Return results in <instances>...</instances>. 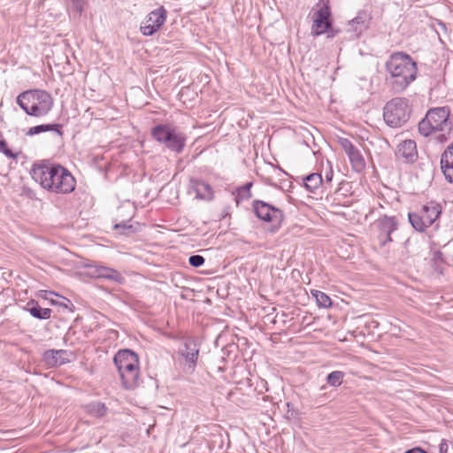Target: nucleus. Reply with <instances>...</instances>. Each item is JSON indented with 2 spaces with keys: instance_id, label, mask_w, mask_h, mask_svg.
<instances>
[{
  "instance_id": "f257e3e1",
  "label": "nucleus",
  "mask_w": 453,
  "mask_h": 453,
  "mask_svg": "<svg viewBox=\"0 0 453 453\" xmlns=\"http://www.w3.org/2000/svg\"><path fill=\"white\" fill-rule=\"evenodd\" d=\"M32 178L43 188L57 194H69L76 186L75 178L64 166L49 163L35 164Z\"/></svg>"
},
{
  "instance_id": "f03ea898",
  "label": "nucleus",
  "mask_w": 453,
  "mask_h": 453,
  "mask_svg": "<svg viewBox=\"0 0 453 453\" xmlns=\"http://www.w3.org/2000/svg\"><path fill=\"white\" fill-rule=\"evenodd\" d=\"M386 81L395 93H402L417 78V63L403 51L392 53L385 63Z\"/></svg>"
},
{
  "instance_id": "7ed1b4c3",
  "label": "nucleus",
  "mask_w": 453,
  "mask_h": 453,
  "mask_svg": "<svg viewBox=\"0 0 453 453\" xmlns=\"http://www.w3.org/2000/svg\"><path fill=\"white\" fill-rule=\"evenodd\" d=\"M448 107H435L427 111L426 116L418 123V132L424 137L434 135L438 142L452 139L450 136L452 122L449 119Z\"/></svg>"
},
{
  "instance_id": "20e7f679",
  "label": "nucleus",
  "mask_w": 453,
  "mask_h": 453,
  "mask_svg": "<svg viewBox=\"0 0 453 453\" xmlns=\"http://www.w3.org/2000/svg\"><path fill=\"white\" fill-rule=\"evenodd\" d=\"M16 102L27 115L34 117L47 115L54 104L52 96L42 89L24 91L17 96Z\"/></svg>"
},
{
  "instance_id": "39448f33",
  "label": "nucleus",
  "mask_w": 453,
  "mask_h": 453,
  "mask_svg": "<svg viewBox=\"0 0 453 453\" xmlns=\"http://www.w3.org/2000/svg\"><path fill=\"white\" fill-rule=\"evenodd\" d=\"M113 362L121 378L122 385L126 389H134L138 385L140 376L138 355L131 349L119 350Z\"/></svg>"
},
{
  "instance_id": "423d86ee",
  "label": "nucleus",
  "mask_w": 453,
  "mask_h": 453,
  "mask_svg": "<svg viewBox=\"0 0 453 453\" xmlns=\"http://www.w3.org/2000/svg\"><path fill=\"white\" fill-rule=\"evenodd\" d=\"M411 111L408 99L395 97L384 106L383 119L388 126L398 127L408 121Z\"/></svg>"
},
{
  "instance_id": "0eeeda50",
  "label": "nucleus",
  "mask_w": 453,
  "mask_h": 453,
  "mask_svg": "<svg viewBox=\"0 0 453 453\" xmlns=\"http://www.w3.org/2000/svg\"><path fill=\"white\" fill-rule=\"evenodd\" d=\"M441 212V206L438 203H430L423 205L418 211L409 212L408 218L415 230L424 232L434 223Z\"/></svg>"
},
{
  "instance_id": "6e6552de",
  "label": "nucleus",
  "mask_w": 453,
  "mask_h": 453,
  "mask_svg": "<svg viewBox=\"0 0 453 453\" xmlns=\"http://www.w3.org/2000/svg\"><path fill=\"white\" fill-rule=\"evenodd\" d=\"M252 209L259 219L273 224L272 232L280 229L285 218L281 209L258 199L253 201Z\"/></svg>"
},
{
  "instance_id": "1a4fd4ad",
  "label": "nucleus",
  "mask_w": 453,
  "mask_h": 453,
  "mask_svg": "<svg viewBox=\"0 0 453 453\" xmlns=\"http://www.w3.org/2000/svg\"><path fill=\"white\" fill-rule=\"evenodd\" d=\"M150 134L156 142H185L187 139L181 129L171 121L156 124Z\"/></svg>"
},
{
  "instance_id": "9d476101",
  "label": "nucleus",
  "mask_w": 453,
  "mask_h": 453,
  "mask_svg": "<svg viewBox=\"0 0 453 453\" xmlns=\"http://www.w3.org/2000/svg\"><path fill=\"white\" fill-rule=\"evenodd\" d=\"M318 5H320V7L314 13L315 18L311 31L312 36L326 34V32L331 28L332 24L329 0H320Z\"/></svg>"
},
{
  "instance_id": "9b49d317",
  "label": "nucleus",
  "mask_w": 453,
  "mask_h": 453,
  "mask_svg": "<svg viewBox=\"0 0 453 453\" xmlns=\"http://www.w3.org/2000/svg\"><path fill=\"white\" fill-rule=\"evenodd\" d=\"M166 15L167 11L164 6L150 12L146 17L145 21L141 24L140 31L142 34L146 36L154 35L164 25Z\"/></svg>"
},
{
  "instance_id": "f8f14e48",
  "label": "nucleus",
  "mask_w": 453,
  "mask_h": 453,
  "mask_svg": "<svg viewBox=\"0 0 453 453\" xmlns=\"http://www.w3.org/2000/svg\"><path fill=\"white\" fill-rule=\"evenodd\" d=\"M376 227L380 244L385 246L393 241L391 234L397 229L398 221L395 216L384 215L376 221Z\"/></svg>"
},
{
  "instance_id": "ddd939ff",
  "label": "nucleus",
  "mask_w": 453,
  "mask_h": 453,
  "mask_svg": "<svg viewBox=\"0 0 453 453\" xmlns=\"http://www.w3.org/2000/svg\"><path fill=\"white\" fill-rule=\"evenodd\" d=\"M178 354L185 359V371L193 372L197 363L199 347L194 339H187L183 348L180 349Z\"/></svg>"
},
{
  "instance_id": "4468645a",
  "label": "nucleus",
  "mask_w": 453,
  "mask_h": 453,
  "mask_svg": "<svg viewBox=\"0 0 453 453\" xmlns=\"http://www.w3.org/2000/svg\"><path fill=\"white\" fill-rule=\"evenodd\" d=\"M346 154L349 157L352 169L355 172L360 173L365 168V160L362 153L365 150L363 143H358V146L353 143H342Z\"/></svg>"
},
{
  "instance_id": "2eb2a0df",
  "label": "nucleus",
  "mask_w": 453,
  "mask_h": 453,
  "mask_svg": "<svg viewBox=\"0 0 453 453\" xmlns=\"http://www.w3.org/2000/svg\"><path fill=\"white\" fill-rule=\"evenodd\" d=\"M71 355L66 349H48L42 354V362L49 368L58 367L69 363Z\"/></svg>"
},
{
  "instance_id": "dca6fc26",
  "label": "nucleus",
  "mask_w": 453,
  "mask_h": 453,
  "mask_svg": "<svg viewBox=\"0 0 453 453\" xmlns=\"http://www.w3.org/2000/svg\"><path fill=\"white\" fill-rule=\"evenodd\" d=\"M417 143H398L395 155L397 161L403 164H413L417 161L418 155Z\"/></svg>"
},
{
  "instance_id": "f3484780",
  "label": "nucleus",
  "mask_w": 453,
  "mask_h": 453,
  "mask_svg": "<svg viewBox=\"0 0 453 453\" xmlns=\"http://www.w3.org/2000/svg\"><path fill=\"white\" fill-rule=\"evenodd\" d=\"M88 267L94 269L92 273L97 278L109 280L119 284H122L125 280V278L121 275V273L113 268L106 267L104 265H88Z\"/></svg>"
},
{
  "instance_id": "a211bd4d",
  "label": "nucleus",
  "mask_w": 453,
  "mask_h": 453,
  "mask_svg": "<svg viewBox=\"0 0 453 453\" xmlns=\"http://www.w3.org/2000/svg\"><path fill=\"white\" fill-rule=\"evenodd\" d=\"M441 169L445 179L453 183V143L441 156Z\"/></svg>"
},
{
  "instance_id": "6ab92c4d",
  "label": "nucleus",
  "mask_w": 453,
  "mask_h": 453,
  "mask_svg": "<svg viewBox=\"0 0 453 453\" xmlns=\"http://www.w3.org/2000/svg\"><path fill=\"white\" fill-rule=\"evenodd\" d=\"M190 187L196 193L198 199L211 200L213 198V190L210 184L201 180H191Z\"/></svg>"
},
{
  "instance_id": "aec40b11",
  "label": "nucleus",
  "mask_w": 453,
  "mask_h": 453,
  "mask_svg": "<svg viewBox=\"0 0 453 453\" xmlns=\"http://www.w3.org/2000/svg\"><path fill=\"white\" fill-rule=\"evenodd\" d=\"M23 309L37 319H48L52 312L51 309L41 307L35 299H30Z\"/></svg>"
},
{
  "instance_id": "412c9836",
  "label": "nucleus",
  "mask_w": 453,
  "mask_h": 453,
  "mask_svg": "<svg viewBox=\"0 0 453 453\" xmlns=\"http://www.w3.org/2000/svg\"><path fill=\"white\" fill-rule=\"evenodd\" d=\"M62 129H63V126L61 124H58V123H54V124H42V125H38V126H35L33 127H30L27 131V135H34V134H40V133H42V132H48V131H50V132H53L54 134H55V138L56 139H59L62 137Z\"/></svg>"
},
{
  "instance_id": "4be33fe9",
  "label": "nucleus",
  "mask_w": 453,
  "mask_h": 453,
  "mask_svg": "<svg viewBox=\"0 0 453 453\" xmlns=\"http://www.w3.org/2000/svg\"><path fill=\"white\" fill-rule=\"evenodd\" d=\"M124 211V206H120L118 208V218L115 219V221H117L118 219L122 216ZM132 217V215H129L127 219H122L119 222H115L113 229L118 231L120 234L128 235L130 234H134L135 232V229L134 226L130 224Z\"/></svg>"
},
{
  "instance_id": "5701e85b",
  "label": "nucleus",
  "mask_w": 453,
  "mask_h": 453,
  "mask_svg": "<svg viewBox=\"0 0 453 453\" xmlns=\"http://www.w3.org/2000/svg\"><path fill=\"white\" fill-rule=\"evenodd\" d=\"M370 17L365 12H361L356 18L349 22L350 28L356 33H361L368 28L370 24Z\"/></svg>"
},
{
  "instance_id": "b1692460",
  "label": "nucleus",
  "mask_w": 453,
  "mask_h": 453,
  "mask_svg": "<svg viewBox=\"0 0 453 453\" xmlns=\"http://www.w3.org/2000/svg\"><path fill=\"white\" fill-rule=\"evenodd\" d=\"M303 185L307 190L314 193L324 183L320 173H313L303 178Z\"/></svg>"
},
{
  "instance_id": "393cba45",
  "label": "nucleus",
  "mask_w": 453,
  "mask_h": 453,
  "mask_svg": "<svg viewBox=\"0 0 453 453\" xmlns=\"http://www.w3.org/2000/svg\"><path fill=\"white\" fill-rule=\"evenodd\" d=\"M85 411L96 418H102L106 415L107 407L106 405L99 401L91 402L84 406Z\"/></svg>"
},
{
  "instance_id": "a878e982",
  "label": "nucleus",
  "mask_w": 453,
  "mask_h": 453,
  "mask_svg": "<svg viewBox=\"0 0 453 453\" xmlns=\"http://www.w3.org/2000/svg\"><path fill=\"white\" fill-rule=\"evenodd\" d=\"M252 187V182H247L243 186L238 188L236 189V196L235 201L237 203H241L243 200H248L251 197L250 188Z\"/></svg>"
},
{
  "instance_id": "bb28decb",
  "label": "nucleus",
  "mask_w": 453,
  "mask_h": 453,
  "mask_svg": "<svg viewBox=\"0 0 453 453\" xmlns=\"http://www.w3.org/2000/svg\"><path fill=\"white\" fill-rule=\"evenodd\" d=\"M345 373L342 371H334L326 377V382L332 387H339L342 385Z\"/></svg>"
},
{
  "instance_id": "cd10ccee",
  "label": "nucleus",
  "mask_w": 453,
  "mask_h": 453,
  "mask_svg": "<svg viewBox=\"0 0 453 453\" xmlns=\"http://www.w3.org/2000/svg\"><path fill=\"white\" fill-rule=\"evenodd\" d=\"M319 306L323 308H328L332 305L331 298L322 291L315 290L312 292Z\"/></svg>"
},
{
  "instance_id": "c85d7f7f",
  "label": "nucleus",
  "mask_w": 453,
  "mask_h": 453,
  "mask_svg": "<svg viewBox=\"0 0 453 453\" xmlns=\"http://www.w3.org/2000/svg\"><path fill=\"white\" fill-rule=\"evenodd\" d=\"M67 4L73 12L81 14L83 11L85 0H67Z\"/></svg>"
},
{
  "instance_id": "c756f323",
  "label": "nucleus",
  "mask_w": 453,
  "mask_h": 453,
  "mask_svg": "<svg viewBox=\"0 0 453 453\" xmlns=\"http://www.w3.org/2000/svg\"><path fill=\"white\" fill-rule=\"evenodd\" d=\"M205 262V259L201 255H192L188 258V263L193 267H200L202 266Z\"/></svg>"
},
{
  "instance_id": "7c9ffc66",
  "label": "nucleus",
  "mask_w": 453,
  "mask_h": 453,
  "mask_svg": "<svg viewBox=\"0 0 453 453\" xmlns=\"http://www.w3.org/2000/svg\"><path fill=\"white\" fill-rule=\"evenodd\" d=\"M8 143H0V152H3L9 158H16L19 152L12 151L8 146Z\"/></svg>"
},
{
  "instance_id": "2f4dec72",
  "label": "nucleus",
  "mask_w": 453,
  "mask_h": 453,
  "mask_svg": "<svg viewBox=\"0 0 453 453\" xmlns=\"http://www.w3.org/2000/svg\"><path fill=\"white\" fill-rule=\"evenodd\" d=\"M64 302H54L52 301V303L53 304H58L59 306H62V307H65L66 309H69L71 311H74V305L73 304V303L67 299V298H64Z\"/></svg>"
},
{
  "instance_id": "473e14b6",
  "label": "nucleus",
  "mask_w": 453,
  "mask_h": 453,
  "mask_svg": "<svg viewBox=\"0 0 453 453\" xmlns=\"http://www.w3.org/2000/svg\"><path fill=\"white\" fill-rule=\"evenodd\" d=\"M166 145L170 150L180 153L182 151L185 143H166Z\"/></svg>"
},
{
  "instance_id": "72a5a7b5",
  "label": "nucleus",
  "mask_w": 453,
  "mask_h": 453,
  "mask_svg": "<svg viewBox=\"0 0 453 453\" xmlns=\"http://www.w3.org/2000/svg\"><path fill=\"white\" fill-rule=\"evenodd\" d=\"M286 405L288 407L287 417L288 418H296L297 415V411L293 409V405L290 403H287Z\"/></svg>"
},
{
  "instance_id": "f704fd0d",
  "label": "nucleus",
  "mask_w": 453,
  "mask_h": 453,
  "mask_svg": "<svg viewBox=\"0 0 453 453\" xmlns=\"http://www.w3.org/2000/svg\"><path fill=\"white\" fill-rule=\"evenodd\" d=\"M333 176H334V172H333L332 167L330 166L329 170H327L325 174L326 183H330L333 180Z\"/></svg>"
},
{
  "instance_id": "c9c22d12",
  "label": "nucleus",
  "mask_w": 453,
  "mask_h": 453,
  "mask_svg": "<svg viewBox=\"0 0 453 453\" xmlns=\"http://www.w3.org/2000/svg\"><path fill=\"white\" fill-rule=\"evenodd\" d=\"M448 443L445 440H442L439 445L440 453H447L448 452Z\"/></svg>"
},
{
  "instance_id": "e433bc0d",
  "label": "nucleus",
  "mask_w": 453,
  "mask_h": 453,
  "mask_svg": "<svg viewBox=\"0 0 453 453\" xmlns=\"http://www.w3.org/2000/svg\"><path fill=\"white\" fill-rule=\"evenodd\" d=\"M326 33L327 34V37H334L339 33V29L334 28L333 26L331 25V28Z\"/></svg>"
},
{
  "instance_id": "4c0bfd02",
  "label": "nucleus",
  "mask_w": 453,
  "mask_h": 453,
  "mask_svg": "<svg viewBox=\"0 0 453 453\" xmlns=\"http://www.w3.org/2000/svg\"><path fill=\"white\" fill-rule=\"evenodd\" d=\"M404 453H427V452L419 447H416V448L406 450Z\"/></svg>"
},
{
  "instance_id": "58836bf2",
  "label": "nucleus",
  "mask_w": 453,
  "mask_h": 453,
  "mask_svg": "<svg viewBox=\"0 0 453 453\" xmlns=\"http://www.w3.org/2000/svg\"><path fill=\"white\" fill-rule=\"evenodd\" d=\"M403 142H413L411 139H405L403 140Z\"/></svg>"
},
{
  "instance_id": "ea45409f",
  "label": "nucleus",
  "mask_w": 453,
  "mask_h": 453,
  "mask_svg": "<svg viewBox=\"0 0 453 453\" xmlns=\"http://www.w3.org/2000/svg\"><path fill=\"white\" fill-rule=\"evenodd\" d=\"M339 142H347L348 140L347 139H341Z\"/></svg>"
},
{
  "instance_id": "a19ab883",
  "label": "nucleus",
  "mask_w": 453,
  "mask_h": 453,
  "mask_svg": "<svg viewBox=\"0 0 453 453\" xmlns=\"http://www.w3.org/2000/svg\"><path fill=\"white\" fill-rule=\"evenodd\" d=\"M0 142H4V140H0Z\"/></svg>"
}]
</instances>
